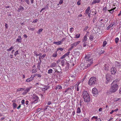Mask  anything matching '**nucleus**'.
Wrapping results in <instances>:
<instances>
[{"instance_id": "43", "label": "nucleus", "mask_w": 121, "mask_h": 121, "mask_svg": "<svg viewBox=\"0 0 121 121\" xmlns=\"http://www.w3.org/2000/svg\"><path fill=\"white\" fill-rule=\"evenodd\" d=\"M18 52V51L17 50L15 52L14 55L15 56H16L17 55L19 54V53Z\"/></svg>"}, {"instance_id": "46", "label": "nucleus", "mask_w": 121, "mask_h": 121, "mask_svg": "<svg viewBox=\"0 0 121 121\" xmlns=\"http://www.w3.org/2000/svg\"><path fill=\"white\" fill-rule=\"evenodd\" d=\"M19 9L21 10H22L24 9V8L23 7L20 6L19 7Z\"/></svg>"}, {"instance_id": "35", "label": "nucleus", "mask_w": 121, "mask_h": 121, "mask_svg": "<svg viewBox=\"0 0 121 121\" xmlns=\"http://www.w3.org/2000/svg\"><path fill=\"white\" fill-rule=\"evenodd\" d=\"M13 108H15L17 106V105L16 103H13Z\"/></svg>"}, {"instance_id": "12", "label": "nucleus", "mask_w": 121, "mask_h": 121, "mask_svg": "<svg viewBox=\"0 0 121 121\" xmlns=\"http://www.w3.org/2000/svg\"><path fill=\"white\" fill-rule=\"evenodd\" d=\"M115 65L116 68H119L120 65V64L117 61H115Z\"/></svg>"}, {"instance_id": "53", "label": "nucleus", "mask_w": 121, "mask_h": 121, "mask_svg": "<svg viewBox=\"0 0 121 121\" xmlns=\"http://www.w3.org/2000/svg\"><path fill=\"white\" fill-rule=\"evenodd\" d=\"M25 1L27 4H29L30 1L29 0H26Z\"/></svg>"}, {"instance_id": "48", "label": "nucleus", "mask_w": 121, "mask_h": 121, "mask_svg": "<svg viewBox=\"0 0 121 121\" xmlns=\"http://www.w3.org/2000/svg\"><path fill=\"white\" fill-rule=\"evenodd\" d=\"M64 0H60V1L59 2V4H61L63 3V1Z\"/></svg>"}, {"instance_id": "44", "label": "nucleus", "mask_w": 121, "mask_h": 121, "mask_svg": "<svg viewBox=\"0 0 121 121\" xmlns=\"http://www.w3.org/2000/svg\"><path fill=\"white\" fill-rule=\"evenodd\" d=\"M73 87H74V86H70V87H68V88L69 89H70V90H71L72 91V90H73Z\"/></svg>"}, {"instance_id": "1", "label": "nucleus", "mask_w": 121, "mask_h": 121, "mask_svg": "<svg viewBox=\"0 0 121 121\" xmlns=\"http://www.w3.org/2000/svg\"><path fill=\"white\" fill-rule=\"evenodd\" d=\"M95 56L89 54L86 55L85 57L84 61L86 66V68L89 67L93 63V58Z\"/></svg>"}, {"instance_id": "36", "label": "nucleus", "mask_w": 121, "mask_h": 121, "mask_svg": "<svg viewBox=\"0 0 121 121\" xmlns=\"http://www.w3.org/2000/svg\"><path fill=\"white\" fill-rule=\"evenodd\" d=\"M69 31L70 32L72 33L74 31V28L73 27L70 28Z\"/></svg>"}, {"instance_id": "6", "label": "nucleus", "mask_w": 121, "mask_h": 121, "mask_svg": "<svg viewBox=\"0 0 121 121\" xmlns=\"http://www.w3.org/2000/svg\"><path fill=\"white\" fill-rule=\"evenodd\" d=\"M80 41H78L77 42L74 43H73V44H72L71 45V47L68 50V51L70 50H71L72 49H73L74 47H76V46L78 45L79 44V43H80Z\"/></svg>"}, {"instance_id": "22", "label": "nucleus", "mask_w": 121, "mask_h": 121, "mask_svg": "<svg viewBox=\"0 0 121 121\" xmlns=\"http://www.w3.org/2000/svg\"><path fill=\"white\" fill-rule=\"evenodd\" d=\"M57 52L56 51L55 53L52 54V56L53 57H56L57 56Z\"/></svg>"}, {"instance_id": "63", "label": "nucleus", "mask_w": 121, "mask_h": 121, "mask_svg": "<svg viewBox=\"0 0 121 121\" xmlns=\"http://www.w3.org/2000/svg\"><path fill=\"white\" fill-rule=\"evenodd\" d=\"M28 103H29V101L28 100H27L26 101V102H25V103H26V105H28Z\"/></svg>"}, {"instance_id": "55", "label": "nucleus", "mask_w": 121, "mask_h": 121, "mask_svg": "<svg viewBox=\"0 0 121 121\" xmlns=\"http://www.w3.org/2000/svg\"><path fill=\"white\" fill-rule=\"evenodd\" d=\"M26 81L27 82H30V80L29 78H27L26 79Z\"/></svg>"}, {"instance_id": "24", "label": "nucleus", "mask_w": 121, "mask_h": 121, "mask_svg": "<svg viewBox=\"0 0 121 121\" xmlns=\"http://www.w3.org/2000/svg\"><path fill=\"white\" fill-rule=\"evenodd\" d=\"M87 37L86 36H84V37H83V39L82 40V42H85L87 40Z\"/></svg>"}, {"instance_id": "15", "label": "nucleus", "mask_w": 121, "mask_h": 121, "mask_svg": "<svg viewBox=\"0 0 121 121\" xmlns=\"http://www.w3.org/2000/svg\"><path fill=\"white\" fill-rule=\"evenodd\" d=\"M66 61V60L65 59H63L62 60L61 62V64L62 66H64L65 62Z\"/></svg>"}, {"instance_id": "16", "label": "nucleus", "mask_w": 121, "mask_h": 121, "mask_svg": "<svg viewBox=\"0 0 121 121\" xmlns=\"http://www.w3.org/2000/svg\"><path fill=\"white\" fill-rule=\"evenodd\" d=\"M74 54L77 56H79L80 55V52H74Z\"/></svg>"}, {"instance_id": "58", "label": "nucleus", "mask_w": 121, "mask_h": 121, "mask_svg": "<svg viewBox=\"0 0 121 121\" xmlns=\"http://www.w3.org/2000/svg\"><path fill=\"white\" fill-rule=\"evenodd\" d=\"M37 67L38 69L40 70V65H37Z\"/></svg>"}, {"instance_id": "50", "label": "nucleus", "mask_w": 121, "mask_h": 121, "mask_svg": "<svg viewBox=\"0 0 121 121\" xmlns=\"http://www.w3.org/2000/svg\"><path fill=\"white\" fill-rule=\"evenodd\" d=\"M80 36V34H77L76 35V38H79Z\"/></svg>"}, {"instance_id": "41", "label": "nucleus", "mask_w": 121, "mask_h": 121, "mask_svg": "<svg viewBox=\"0 0 121 121\" xmlns=\"http://www.w3.org/2000/svg\"><path fill=\"white\" fill-rule=\"evenodd\" d=\"M70 53V52L69 51L66 53H65L64 55H65V56H68L69 54Z\"/></svg>"}, {"instance_id": "21", "label": "nucleus", "mask_w": 121, "mask_h": 121, "mask_svg": "<svg viewBox=\"0 0 121 121\" xmlns=\"http://www.w3.org/2000/svg\"><path fill=\"white\" fill-rule=\"evenodd\" d=\"M97 18V17L96 16H95L93 18V20H92V21L93 23L96 22V21L97 20H96Z\"/></svg>"}, {"instance_id": "4", "label": "nucleus", "mask_w": 121, "mask_h": 121, "mask_svg": "<svg viewBox=\"0 0 121 121\" xmlns=\"http://www.w3.org/2000/svg\"><path fill=\"white\" fill-rule=\"evenodd\" d=\"M97 82L96 79L95 77H91L89 80L88 84L90 85H93Z\"/></svg>"}, {"instance_id": "19", "label": "nucleus", "mask_w": 121, "mask_h": 121, "mask_svg": "<svg viewBox=\"0 0 121 121\" xmlns=\"http://www.w3.org/2000/svg\"><path fill=\"white\" fill-rule=\"evenodd\" d=\"M90 7H88L87 9L85 11V13L86 14V15L87 13H89V11L90 10Z\"/></svg>"}, {"instance_id": "29", "label": "nucleus", "mask_w": 121, "mask_h": 121, "mask_svg": "<svg viewBox=\"0 0 121 121\" xmlns=\"http://www.w3.org/2000/svg\"><path fill=\"white\" fill-rule=\"evenodd\" d=\"M53 70L52 69H51L48 70V74L52 73Z\"/></svg>"}, {"instance_id": "30", "label": "nucleus", "mask_w": 121, "mask_h": 121, "mask_svg": "<svg viewBox=\"0 0 121 121\" xmlns=\"http://www.w3.org/2000/svg\"><path fill=\"white\" fill-rule=\"evenodd\" d=\"M35 77V76H37L38 77L40 78L41 77V75L40 74H38L37 73L35 74H33Z\"/></svg>"}, {"instance_id": "33", "label": "nucleus", "mask_w": 121, "mask_h": 121, "mask_svg": "<svg viewBox=\"0 0 121 121\" xmlns=\"http://www.w3.org/2000/svg\"><path fill=\"white\" fill-rule=\"evenodd\" d=\"M56 89H61L62 88V87L61 86L58 85L56 87Z\"/></svg>"}, {"instance_id": "42", "label": "nucleus", "mask_w": 121, "mask_h": 121, "mask_svg": "<svg viewBox=\"0 0 121 121\" xmlns=\"http://www.w3.org/2000/svg\"><path fill=\"white\" fill-rule=\"evenodd\" d=\"M24 90V89L23 88H18L17 90V91H18Z\"/></svg>"}, {"instance_id": "28", "label": "nucleus", "mask_w": 121, "mask_h": 121, "mask_svg": "<svg viewBox=\"0 0 121 121\" xmlns=\"http://www.w3.org/2000/svg\"><path fill=\"white\" fill-rule=\"evenodd\" d=\"M65 65H66V68L67 69H69V64L68 62H66L65 63Z\"/></svg>"}, {"instance_id": "7", "label": "nucleus", "mask_w": 121, "mask_h": 121, "mask_svg": "<svg viewBox=\"0 0 121 121\" xmlns=\"http://www.w3.org/2000/svg\"><path fill=\"white\" fill-rule=\"evenodd\" d=\"M117 71L116 68V67H112L110 70V72L112 74L114 75Z\"/></svg>"}, {"instance_id": "49", "label": "nucleus", "mask_w": 121, "mask_h": 121, "mask_svg": "<svg viewBox=\"0 0 121 121\" xmlns=\"http://www.w3.org/2000/svg\"><path fill=\"white\" fill-rule=\"evenodd\" d=\"M48 7L47 5H46L44 8H42V9L44 10L48 9Z\"/></svg>"}, {"instance_id": "10", "label": "nucleus", "mask_w": 121, "mask_h": 121, "mask_svg": "<svg viewBox=\"0 0 121 121\" xmlns=\"http://www.w3.org/2000/svg\"><path fill=\"white\" fill-rule=\"evenodd\" d=\"M111 76L110 75L107 74L106 75V78L107 80L108 81H109L111 78Z\"/></svg>"}, {"instance_id": "23", "label": "nucleus", "mask_w": 121, "mask_h": 121, "mask_svg": "<svg viewBox=\"0 0 121 121\" xmlns=\"http://www.w3.org/2000/svg\"><path fill=\"white\" fill-rule=\"evenodd\" d=\"M104 11V12L106 13L107 11L108 10L107 8L106 7H105L103 8L102 9Z\"/></svg>"}, {"instance_id": "18", "label": "nucleus", "mask_w": 121, "mask_h": 121, "mask_svg": "<svg viewBox=\"0 0 121 121\" xmlns=\"http://www.w3.org/2000/svg\"><path fill=\"white\" fill-rule=\"evenodd\" d=\"M116 7L110 10H108V11L110 13H112L114 11V10L116 9Z\"/></svg>"}, {"instance_id": "64", "label": "nucleus", "mask_w": 121, "mask_h": 121, "mask_svg": "<svg viewBox=\"0 0 121 121\" xmlns=\"http://www.w3.org/2000/svg\"><path fill=\"white\" fill-rule=\"evenodd\" d=\"M66 39V38H63L61 40V41H62V42H63V41H64Z\"/></svg>"}, {"instance_id": "54", "label": "nucleus", "mask_w": 121, "mask_h": 121, "mask_svg": "<svg viewBox=\"0 0 121 121\" xmlns=\"http://www.w3.org/2000/svg\"><path fill=\"white\" fill-rule=\"evenodd\" d=\"M21 103L22 104H25V100H22L21 101Z\"/></svg>"}, {"instance_id": "25", "label": "nucleus", "mask_w": 121, "mask_h": 121, "mask_svg": "<svg viewBox=\"0 0 121 121\" xmlns=\"http://www.w3.org/2000/svg\"><path fill=\"white\" fill-rule=\"evenodd\" d=\"M119 81L118 79H116L114 81L112 82V83L116 84L117 82H118Z\"/></svg>"}, {"instance_id": "60", "label": "nucleus", "mask_w": 121, "mask_h": 121, "mask_svg": "<svg viewBox=\"0 0 121 121\" xmlns=\"http://www.w3.org/2000/svg\"><path fill=\"white\" fill-rule=\"evenodd\" d=\"M46 56V54H43L41 56L42 58H44L45 56Z\"/></svg>"}, {"instance_id": "39", "label": "nucleus", "mask_w": 121, "mask_h": 121, "mask_svg": "<svg viewBox=\"0 0 121 121\" xmlns=\"http://www.w3.org/2000/svg\"><path fill=\"white\" fill-rule=\"evenodd\" d=\"M14 48L12 46H11L9 48L7 49V50L8 51H11L12 49Z\"/></svg>"}, {"instance_id": "61", "label": "nucleus", "mask_w": 121, "mask_h": 121, "mask_svg": "<svg viewBox=\"0 0 121 121\" xmlns=\"http://www.w3.org/2000/svg\"><path fill=\"white\" fill-rule=\"evenodd\" d=\"M65 57L66 56H65V55H63V56H62L61 57V58H60V59H64V58H65Z\"/></svg>"}, {"instance_id": "38", "label": "nucleus", "mask_w": 121, "mask_h": 121, "mask_svg": "<svg viewBox=\"0 0 121 121\" xmlns=\"http://www.w3.org/2000/svg\"><path fill=\"white\" fill-rule=\"evenodd\" d=\"M94 38V36L93 35H90V40H92Z\"/></svg>"}, {"instance_id": "40", "label": "nucleus", "mask_w": 121, "mask_h": 121, "mask_svg": "<svg viewBox=\"0 0 121 121\" xmlns=\"http://www.w3.org/2000/svg\"><path fill=\"white\" fill-rule=\"evenodd\" d=\"M43 30V29H40L38 31H37V33L39 34H40V32L42 31Z\"/></svg>"}, {"instance_id": "5", "label": "nucleus", "mask_w": 121, "mask_h": 121, "mask_svg": "<svg viewBox=\"0 0 121 121\" xmlns=\"http://www.w3.org/2000/svg\"><path fill=\"white\" fill-rule=\"evenodd\" d=\"M32 103H36L38 102L39 98L36 95H33L32 97Z\"/></svg>"}, {"instance_id": "20", "label": "nucleus", "mask_w": 121, "mask_h": 121, "mask_svg": "<svg viewBox=\"0 0 121 121\" xmlns=\"http://www.w3.org/2000/svg\"><path fill=\"white\" fill-rule=\"evenodd\" d=\"M104 69L105 70H108V65L106 64L104 65Z\"/></svg>"}, {"instance_id": "17", "label": "nucleus", "mask_w": 121, "mask_h": 121, "mask_svg": "<svg viewBox=\"0 0 121 121\" xmlns=\"http://www.w3.org/2000/svg\"><path fill=\"white\" fill-rule=\"evenodd\" d=\"M53 43L54 44H56L57 45H59L62 44V41H59L58 42H54Z\"/></svg>"}, {"instance_id": "27", "label": "nucleus", "mask_w": 121, "mask_h": 121, "mask_svg": "<svg viewBox=\"0 0 121 121\" xmlns=\"http://www.w3.org/2000/svg\"><path fill=\"white\" fill-rule=\"evenodd\" d=\"M34 77L35 76L34 75H31V77L30 78H29L30 81H32L33 80Z\"/></svg>"}, {"instance_id": "57", "label": "nucleus", "mask_w": 121, "mask_h": 121, "mask_svg": "<svg viewBox=\"0 0 121 121\" xmlns=\"http://www.w3.org/2000/svg\"><path fill=\"white\" fill-rule=\"evenodd\" d=\"M83 121H89V120L88 119L86 118L84 119L83 120Z\"/></svg>"}, {"instance_id": "62", "label": "nucleus", "mask_w": 121, "mask_h": 121, "mask_svg": "<svg viewBox=\"0 0 121 121\" xmlns=\"http://www.w3.org/2000/svg\"><path fill=\"white\" fill-rule=\"evenodd\" d=\"M29 30H31L32 31H33L35 30V28H30L29 29Z\"/></svg>"}, {"instance_id": "52", "label": "nucleus", "mask_w": 121, "mask_h": 121, "mask_svg": "<svg viewBox=\"0 0 121 121\" xmlns=\"http://www.w3.org/2000/svg\"><path fill=\"white\" fill-rule=\"evenodd\" d=\"M93 118L95 119H97L98 118L97 117H96L95 116H94L91 119H93Z\"/></svg>"}, {"instance_id": "45", "label": "nucleus", "mask_w": 121, "mask_h": 121, "mask_svg": "<svg viewBox=\"0 0 121 121\" xmlns=\"http://www.w3.org/2000/svg\"><path fill=\"white\" fill-rule=\"evenodd\" d=\"M49 87H50V86H47L46 87H45L44 88V89L45 90H47L49 89Z\"/></svg>"}, {"instance_id": "9", "label": "nucleus", "mask_w": 121, "mask_h": 121, "mask_svg": "<svg viewBox=\"0 0 121 121\" xmlns=\"http://www.w3.org/2000/svg\"><path fill=\"white\" fill-rule=\"evenodd\" d=\"M31 87H27L26 89L25 90L23 93V94H25L28 92L29 91L30 89H31Z\"/></svg>"}, {"instance_id": "56", "label": "nucleus", "mask_w": 121, "mask_h": 121, "mask_svg": "<svg viewBox=\"0 0 121 121\" xmlns=\"http://www.w3.org/2000/svg\"><path fill=\"white\" fill-rule=\"evenodd\" d=\"M38 21V20L35 19L32 22L33 23H35L37 22V21Z\"/></svg>"}, {"instance_id": "59", "label": "nucleus", "mask_w": 121, "mask_h": 121, "mask_svg": "<svg viewBox=\"0 0 121 121\" xmlns=\"http://www.w3.org/2000/svg\"><path fill=\"white\" fill-rule=\"evenodd\" d=\"M86 43L84 42L83 44V47H85L86 46Z\"/></svg>"}, {"instance_id": "8", "label": "nucleus", "mask_w": 121, "mask_h": 121, "mask_svg": "<svg viewBox=\"0 0 121 121\" xmlns=\"http://www.w3.org/2000/svg\"><path fill=\"white\" fill-rule=\"evenodd\" d=\"M92 92L93 94L94 95V96L98 94V92L96 88H94L92 89Z\"/></svg>"}, {"instance_id": "31", "label": "nucleus", "mask_w": 121, "mask_h": 121, "mask_svg": "<svg viewBox=\"0 0 121 121\" xmlns=\"http://www.w3.org/2000/svg\"><path fill=\"white\" fill-rule=\"evenodd\" d=\"M119 41V39L118 37L116 38L115 39V43H117Z\"/></svg>"}, {"instance_id": "13", "label": "nucleus", "mask_w": 121, "mask_h": 121, "mask_svg": "<svg viewBox=\"0 0 121 121\" xmlns=\"http://www.w3.org/2000/svg\"><path fill=\"white\" fill-rule=\"evenodd\" d=\"M101 1V0H93L92 2V4L96 3H99Z\"/></svg>"}, {"instance_id": "51", "label": "nucleus", "mask_w": 121, "mask_h": 121, "mask_svg": "<svg viewBox=\"0 0 121 121\" xmlns=\"http://www.w3.org/2000/svg\"><path fill=\"white\" fill-rule=\"evenodd\" d=\"M21 40L20 39L18 38L17 39L16 41L18 42H21Z\"/></svg>"}, {"instance_id": "32", "label": "nucleus", "mask_w": 121, "mask_h": 121, "mask_svg": "<svg viewBox=\"0 0 121 121\" xmlns=\"http://www.w3.org/2000/svg\"><path fill=\"white\" fill-rule=\"evenodd\" d=\"M37 71V69H33L32 71V73H36Z\"/></svg>"}, {"instance_id": "11", "label": "nucleus", "mask_w": 121, "mask_h": 121, "mask_svg": "<svg viewBox=\"0 0 121 121\" xmlns=\"http://www.w3.org/2000/svg\"><path fill=\"white\" fill-rule=\"evenodd\" d=\"M50 66L52 67H57V64L55 62H54L51 64Z\"/></svg>"}, {"instance_id": "34", "label": "nucleus", "mask_w": 121, "mask_h": 121, "mask_svg": "<svg viewBox=\"0 0 121 121\" xmlns=\"http://www.w3.org/2000/svg\"><path fill=\"white\" fill-rule=\"evenodd\" d=\"M68 92H67V93L71 94L72 93V90H70V89H69L68 88Z\"/></svg>"}, {"instance_id": "14", "label": "nucleus", "mask_w": 121, "mask_h": 121, "mask_svg": "<svg viewBox=\"0 0 121 121\" xmlns=\"http://www.w3.org/2000/svg\"><path fill=\"white\" fill-rule=\"evenodd\" d=\"M115 24V23L114 22L110 24V25L108 26L107 28V30H108L110 27L113 26Z\"/></svg>"}, {"instance_id": "2", "label": "nucleus", "mask_w": 121, "mask_h": 121, "mask_svg": "<svg viewBox=\"0 0 121 121\" xmlns=\"http://www.w3.org/2000/svg\"><path fill=\"white\" fill-rule=\"evenodd\" d=\"M83 96L84 101L86 102H89L90 101V97L88 92L86 91H84L83 93Z\"/></svg>"}, {"instance_id": "26", "label": "nucleus", "mask_w": 121, "mask_h": 121, "mask_svg": "<svg viewBox=\"0 0 121 121\" xmlns=\"http://www.w3.org/2000/svg\"><path fill=\"white\" fill-rule=\"evenodd\" d=\"M81 112V109L79 107H78L77 109V113H79Z\"/></svg>"}, {"instance_id": "37", "label": "nucleus", "mask_w": 121, "mask_h": 121, "mask_svg": "<svg viewBox=\"0 0 121 121\" xmlns=\"http://www.w3.org/2000/svg\"><path fill=\"white\" fill-rule=\"evenodd\" d=\"M107 42L106 41H104L103 42V47H104L105 46L106 44H107Z\"/></svg>"}, {"instance_id": "3", "label": "nucleus", "mask_w": 121, "mask_h": 121, "mask_svg": "<svg viewBox=\"0 0 121 121\" xmlns=\"http://www.w3.org/2000/svg\"><path fill=\"white\" fill-rule=\"evenodd\" d=\"M118 88L119 86L117 84L112 83L109 89V91L111 93H114L118 89Z\"/></svg>"}, {"instance_id": "47", "label": "nucleus", "mask_w": 121, "mask_h": 121, "mask_svg": "<svg viewBox=\"0 0 121 121\" xmlns=\"http://www.w3.org/2000/svg\"><path fill=\"white\" fill-rule=\"evenodd\" d=\"M57 50H60V51H62L64 50V48H58Z\"/></svg>"}]
</instances>
